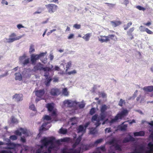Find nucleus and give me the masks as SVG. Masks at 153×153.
<instances>
[{
	"instance_id": "nucleus-38",
	"label": "nucleus",
	"mask_w": 153,
	"mask_h": 153,
	"mask_svg": "<svg viewBox=\"0 0 153 153\" xmlns=\"http://www.w3.org/2000/svg\"><path fill=\"white\" fill-rule=\"evenodd\" d=\"M15 79L16 80H19V72L16 73L14 74Z\"/></svg>"
},
{
	"instance_id": "nucleus-44",
	"label": "nucleus",
	"mask_w": 153,
	"mask_h": 153,
	"mask_svg": "<svg viewBox=\"0 0 153 153\" xmlns=\"http://www.w3.org/2000/svg\"><path fill=\"white\" fill-rule=\"evenodd\" d=\"M105 133L106 134L109 133L111 131V128H106L105 129Z\"/></svg>"
},
{
	"instance_id": "nucleus-61",
	"label": "nucleus",
	"mask_w": 153,
	"mask_h": 153,
	"mask_svg": "<svg viewBox=\"0 0 153 153\" xmlns=\"http://www.w3.org/2000/svg\"><path fill=\"white\" fill-rule=\"evenodd\" d=\"M53 57H54V56H53V55L52 54H51L50 55V60H52L53 58Z\"/></svg>"
},
{
	"instance_id": "nucleus-36",
	"label": "nucleus",
	"mask_w": 153,
	"mask_h": 153,
	"mask_svg": "<svg viewBox=\"0 0 153 153\" xmlns=\"http://www.w3.org/2000/svg\"><path fill=\"white\" fill-rule=\"evenodd\" d=\"M134 30V27L130 28L129 30L127 32V34L128 35H130L131 33Z\"/></svg>"
},
{
	"instance_id": "nucleus-32",
	"label": "nucleus",
	"mask_w": 153,
	"mask_h": 153,
	"mask_svg": "<svg viewBox=\"0 0 153 153\" xmlns=\"http://www.w3.org/2000/svg\"><path fill=\"white\" fill-rule=\"evenodd\" d=\"M97 132L95 128H91L90 129V133L91 134H94Z\"/></svg>"
},
{
	"instance_id": "nucleus-49",
	"label": "nucleus",
	"mask_w": 153,
	"mask_h": 153,
	"mask_svg": "<svg viewBox=\"0 0 153 153\" xmlns=\"http://www.w3.org/2000/svg\"><path fill=\"white\" fill-rule=\"evenodd\" d=\"M29 108L30 109L33 110V111H35L36 110L35 106L33 104H30L29 106Z\"/></svg>"
},
{
	"instance_id": "nucleus-4",
	"label": "nucleus",
	"mask_w": 153,
	"mask_h": 153,
	"mask_svg": "<svg viewBox=\"0 0 153 153\" xmlns=\"http://www.w3.org/2000/svg\"><path fill=\"white\" fill-rule=\"evenodd\" d=\"M90 124V122H88L85 125L84 127L82 125H80L79 126L77 129V132L78 133L81 132L82 133V134L81 135L79 136V137L76 140L75 143L73 145V148L75 147L79 143L81 140L82 136L83 134L85 132L86 128Z\"/></svg>"
},
{
	"instance_id": "nucleus-27",
	"label": "nucleus",
	"mask_w": 153,
	"mask_h": 153,
	"mask_svg": "<svg viewBox=\"0 0 153 153\" xmlns=\"http://www.w3.org/2000/svg\"><path fill=\"white\" fill-rule=\"evenodd\" d=\"M14 101L18 102L19 101V95L18 94H15L13 97Z\"/></svg>"
},
{
	"instance_id": "nucleus-14",
	"label": "nucleus",
	"mask_w": 153,
	"mask_h": 153,
	"mask_svg": "<svg viewBox=\"0 0 153 153\" xmlns=\"http://www.w3.org/2000/svg\"><path fill=\"white\" fill-rule=\"evenodd\" d=\"M62 63L61 64V65H62L63 67L65 69V66H66V72H67L68 69L70 67L71 65L72 62L71 61H69L66 62L65 60H63Z\"/></svg>"
},
{
	"instance_id": "nucleus-9",
	"label": "nucleus",
	"mask_w": 153,
	"mask_h": 153,
	"mask_svg": "<svg viewBox=\"0 0 153 153\" xmlns=\"http://www.w3.org/2000/svg\"><path fill=\"white\" fill-rule=\"evenodd\" d=\"M48 111L51 113V115L55 116L56 114V109L54 107V104L53 103H48L46 105Z\"/></svg>"
},
{
	"instance_id": "nucleus-23",
	"label": "nucleus",
	"mask_w": 153,
	"mask_h": 153,
	"mask_svg": "<svg viewBox=\"0 0 153 153\" xmlns=\"http://www.w3.org/2000/svg\"><path fill=\"white\" fill-rule=\"evenodd\" d=\"M91 36V33H88L82 37V38L85 41H88Z\"/></svg>"
},
{
	"instance_id": "nucleus-47",
	"label": "nucleus",
	"mask_w": 153,
	"mask_h": 153,
	"mask_svg": "<svg viewBox=\"0 0 153 153\" xmlns=\"http://www.w3.org/2000/svg\"><path fill=\"white\" fill-rule=\"evenodd\" d=\"M10 139L11 140H16L17 137L15 135H12L10 137Z\"/></svg>"
},
{
	"instance_id": "nucleus-5",
	"label": "nucleus",
	"mask_w": 153,
	"mask_h": 153,
	"mask_svg": "<svg viewBox=\"0 0 153 153\" xmlns=\"http://www.w3.org/2000/svg\"><path fill=\"white\" fill-rule=\"evenodd\" d=\"M106 144H108L111 146L110 150L109 151V153H115L114 150L113 149L114 148L115 150H118L119 151L121 150L120 147L117 143V141L114 138H112L111 140L106 143Z\"/></svg>"
},
{
	"instance_id": "nucleus-33",
	"label": "nucleus",
	"mask_w": 153,
	"mask_h": 153,
	"mask_svg": "<svg viewBox=\"0 0 153 153\" xmlns=\"http://www.w3.org/2000/svg\"><path fill=\"white\" fill-rule=\"evenodd\" d=\"M132 24L131 22H130L128 23L127 25H125L124 26V29L125 30H127Z\"/></svg>"
},
{
	"instance_id": "nucleus-37",
	"label": "nucleus",
	"mask_w": 153,
	"mask_h": 153,
	"mask_svg": "<svg viewBox=\"0 0 153 153\" xmlns=\"http://www.w3.org/2000/svg\"><path fill=\"white\" fill-rule=\"evenodd\" d=\"M125 103V100H123L121 99H120L118 105H119L122 106L123 104H124Z\"/></svg>"
},
{
	"instance_id": "nucleus-60",
	"label": "nucleus",
	"mask_w": 153,
	"mask_h": 153,
	"mask_svg": "<svg viewBox=\"0 0 153 153\" xmlns=\"http://www.w3.org/2000/svg\"><path fill=\"white\" fill-rule=\"evenodd\" d=\"M129 124H131V123H135L136 122L135 120H132L130 121H128Z\"/></svg>"
},
{
	"instance_id": "nucleus-21",
	"label": "nucleus",
	"mask_w": 153,
	"mask_h": 153,
	"mask_svg": "<svg viewBox=\"0 0 153 153\" xmlns=\"http://www.w3.org/2000/svg\"><path fill=\"white\" fill-rule=\"evenodd\" d=\"M105 150V146H102L98 148L93 153H101V151L102 152Z\"/></svg>"
},
{
	"instance_id": "nucleus-46",
	"label": "nucleus",
	"mask_w": 153,
	"mask_h": 153,
	"mask_svg": "<svg viewBox=\"0 0 153 153\" xmlns=\"http://www.w3.org/2000/svg\"><path fill=\"white\" fill-rule=\"evenodd\" d=\"M127 127V125H122L120 128L121 130L122 131L125 130L126 129Z\"/></svg>"
},
{
	"instance_id": "nucleus-53",
	"label": "nucleus",
	"mask_w": 153,
	"mask_h": 153,
	"mask_svg": "<svg viewBox=\"0 0 153 153\" xmlns=\"http://www.w3.org/2000/svg\"><path fill=\"white\" fill-rule=\"evenodd\" d=\"M74 27L77 29H79L80 28L81 25H80L76 24L74 25Z\"/></svg>"
},
{
	"instance_id": "nucleus-42",
	"label": "nucleus",
	"mask_w": 153,
	"mask_h": 153,
	"mask_svg": "<svg viewBox=\"0 0 153 153\" xmlns=\"http://www.w3.org/2000/svg\"><path fill=\"white\" fill-rule=\"evenodd\" d=\"M147 28H146L143 26H141L139 27V29L141 32L146 31Z\"/></svg>"
},
{
	"instance_id": "nucleus-12",
	"label": "nucleus",
	"mask_w": 153,
	"mask_h": 153,
	"mask_svg": "<svg viewBox=\"0 0 153 153\" xmlns=\"http://www.w3.org/2000/svg\"><path fill=\"white\" fill-rule=\"evenodd\" d=\"M46 53H42L39 54L35 55L32 54L31 55V61L32 64H34L36 61L39 59V58L42 56H44L46 54Z\"/></svg>"
},
{
	"instance_id": "nucleus-40",
	"label": "nucleus",
	"mask_w": 153,
	"mask_h": 153,
	"mask_svg": "<svg viewBox=\"0 0 153 153\" xmlns=\"http://www.w3.org/2000/svg\"><path fill=\"white\" fill-rule=\"evenodd\" d=\"M67 74H68L69 75H70L71 74H74L76 73L77 72L76 70H73L69 72H66Z\"/></svg>"
},
{
	"instance_id": "nucleus-22",
	"label": "nucleus",
	"mask_w": 153,
	"mask_h": 153,
	"mask_svg": "<svg viewBox=\"0 0 153 153\" xmlns=\"http://www.w3.org/2000/svg\"><path fill=\"white\" fill-rule=\"evenodd\" d=\"M59 67L57 66H55V67L54 68L53 66L52 65H51L50 67H48V71H59Z\"/></svg>"
},
{
	"instance_id": "nucleus-6",
	"label": "nucleus",
	"mask_w": 153,
	"mask_h": 153,
	"mask_svg": "<svg viewBox=\"0 0 153 153\" xmlns=\"http://www.w3.org/2000/svg\"><path fill=\"white\" fill-rule=\"evenodd\" d=\"M90 146L88 145H82L80 148L77 150L74 151L72 149H68L65 148L62 150V153H80L81 149L82 150H86L88 149Z\"/></svg>"
},
{
	"instance_id": "nucleus-29",
	"label": "nucleus",
	"mask_w": 153,
	"mask_h": 153,
	"mask_svg": "<svg viewBox=\"0 0 153 153\" xmlns=\"http://www.w3.org/2000/svg\"><path fill=\"white\" fill-rule=\"evenodd\" d=\"M103 141V139H100L97 140L94 143V146L97 145L98 144L102 143Z\"/></svg>"
},
{
	"instance_id": "nucleus-3",
	"label": "nucleus",
	"mask_w": 153,
	"mask_h": 153,
	"mask_svg": "<svg viewBox=\"0 0 153 153\" xmlns=\"http://www.w3.org/2000/svg\"><path fill=\"white\" fill-rule=\"evenodd\" d=\"M48 68H43V65L40 63H38L33 68V70L36 71L38 70H43L45 72L44 76L46 78L45 82V84L46 86H48L51 80V79L50 77H48V73L47 72Z\"/></svg>"
},
{
	"instance_id": "nucleus-34",
	"label": "nucleus",
	"mask_w": 153,
	"mask_h": 153,
	"mask_svg": "<svg viewBox=\"0 0 153 153\" xmlns=\"http://www.w3.org/2000/svg\"><path fill=\"white\" fill-rule=\"evenodd\" d=\"M35 51L34 47L33 45H31L30 46L29 52L30 53H33Z\"/></svg>"
},
{
	"instance_id": "nucleus-19",
	"label": "nucleus",
	"mask_w": 153,
	"mask_h": 153,
	"mask_svg": "<svg viewBox=\"0 0 153 153\" xmlns=\"http://www.w3.org/2000/svg\"><path fill=\"white\" fill-rule=\"evenodd\" d=\"M143 89L145 92H151L153 91V86L145 87Z\"/></svg>"
},
{
	"instance_id": "nucleus-48",
	"label": "nucleus",
	"mask_w": 153,
	"mask_h": 153,
	"mask_svg": "<svg viewBox=\"0 0 153 153\" xmlns=\"http://www.w3.org/2000/svg\"><path fill=\"white\" fill-rule=\"evenodd\" d=\"M29 61H30V59H29V58H27V59H26L23 63V64L24 65H27V64L29 63Z\"/></svg>"
},
{
	"instance_id": "nucleus-55",
	"label": "nucleus",
	"mask_w": 153,
	"mask_h": 153,
	"mask_svg": "<svg viewBox=\"0 0 153 153\" xmlns=\"http://www.w3.org/2000/svg\"><path fill=\"white\" fill-rule=\"evenodd\" d=\"M146 32L147 33L149 34H152L153 33L152 31H151V30H149L147 28V29H146Z\"/></svg>"
},
{
	"instance_id": "nucleus-64",
	"label": "nucleus",
	"mask_w": 153,
	"mask_h": 153,
	"mask_svg": "<svg viewBox=\"0 0 153 153\" xmlns=\"http://www.w3.org/2000/svg\"><path fill=\"white\" fill-rule=\"evenodd\" d=\"M151 23L150 22H148L146 23H145L144 24L146 26H149L151 25Z\"/></svg>"
},
{
	"instance_id": "nucleus-51",
	"label": "nucleus",
	"mask_w": 153,
	"mask_h": 153,
	"mask_svg": "<svg viewBox=\"0 0 153 153\" xmlns=\"http://www.w3.org/2000/svg\"><path fill=\"white\" fill-rule=\"evenodd\" d=\"M99 85H94L93 88V89L92 90V91L93 92H94L96 89H97L98 88H99Z\"/></svg>"
},
{
	"instance_id": "nucleus-43",
	"label": "nucleus",
	"mask_w": 153,
	"mask_h": 153,
	"mask_svg": "<svg viewBox=\"0 0 153 153\" xmlns=\"http://www.w3.org/2000/svg\"><path fill=\"white\" fill-rule=\"evenodd\" d=\"M44 120H46L47 121L50 120H51V117L48 115H45L43 118Z\"/></svg>"
},
{
	"instance_id": "nucleus-20",
	"label": "nucleus",
	"mask_w": 153,
	"mask_h": 153,
	"mask_svg": "<svg viewBox=\"0 0 153 153\" xmlns=\"http://www.w3.org/2000/svg\"><path fill=\"white\" fill-rule=\"evenodd\" d=\"M78 118L74 117L70 119V121L68 122V124H71L73 125L77 123L78 122Z\"/></svg>"
},
{
	"instance_id": "nucleus-13",
	"label": "nucleus",
	"mask_w": 153,
	"mask_h": 153,
	"mask_svg": "<svg viewBox=\"0 0 153 153\" xmlns=\"http://www.w3.org/2000/svg\"><path fill=\"white\" fill-rule=\"evenodd\" d=\"M75 101L67 100L64 101L63 103L64 105L65 106L71 107L73 106H75Z\"/></svg>"
},
{
	"instance_id": "nucleus-35",
	"label": "nucleus",
	"mask_w": 153,
	"mask_h": 153,
	"mask_svg": "<svg viewBox=\"0 0 153 153\" xmlns=\"http://www.w3.org/2000/svg\"><path fill=\"white\" fill-rule=\"evenodd\" d=\"M46 125L47 124L46 123L43 124L41 127L40 128V131L41 130H42V131H45L47 129V128L45 127Z\"/></svg>"
},
{
	"instance_id": "nucleus-25",
	"label": "nucleus",
	"mask_w": 153,
	"mask_h": 153,
	"mask_svg": "<svg viewBox=\"0 0 153 153\" xmlns=\"http://www.w3.org/2000/svg\"><path fill=\"white\" fill-rule=\"evenodd\" d=\"M144 132L143 131H140L139 132H134V137L136 136H143L144 135Z\"/></svg>"
},
{
	"instance_id": "nucleus-58",
	"label": "nucleus",
	"mask_w": 153,
	"mask_h": 153,
	"mask_svg": "<svg viewBox=\"0 0 153 153\" xmlns=\"http://www.w3.org/2000/svg\"><path fill=\"white\" fill-rule=\"evenodd\" d=\"M74 34H70L68 37V39H71L73 38L74 37Z\"/></svg>"
},
{
	"instance_id": "nucleus-17",
	"label": "nucleus",
	"mask_w": 153,
	"mask_h": 153,
	"mask_svg": "<svg viewBox=\"0 0 153 153\" xmlns=\"http://www.w3.org/2000/svg\"><path fill=\"white\" fill-rule=\"evenodd\" d=\"M128 135H129V137L125 138L123 141V143H126L134 140V138L131 136L130 133H128Z\"/></svg>"
},
{
	"instance_id": "nucleus-15",
	"label": "nucleus",
	"mask_w": 153,
	"mask_h": 153,
	"mask_svg": "<svg viewBox=\"0 0 153 153\" xmlns=\"http://www.w3.org/2000/svg\"><path fill=\"white\" fill-rule=\"evenodd\" d=\"M98 40L101 43L107 42L108 41L107 36H100L98 37Z\"/></svg>"
},
{
	"instance_id": "nucleus-41",
	"label": "nucleus",
	"mask_w": 153,
	"mask_h": 153,
	"mask_svg": "<svg viewBox=\"0 0 153 153\" xmlns=\"http://www.w3.org/2000/svg\"><path fill=\"white\" fill-rule=\"evenodd\" d=\"M22 149L21 150V153H22L23 151H26L28 149V147L26 146H21Z\"/></svg>"
},
{
	"instance_id": "nucleus-54",
	"label": "nucleus",
	"mask_w": 153,
	"mask_h": 153,
	"mask_svg": "<svg viewBox=\"0 0 153 153\" xmlns=\"http://www.w3.org/2000/svg\"><path fill=\"white\" fill-rule=\"evenodd\" d=\"M70 139L68 138H63V139H62L60 140L62 142H67Z\"/></svg>"
},
{
	"instance_id": "nucleus-8",
	"label": "nucleus",
	"mask_w": 153,
	"mask_h": 153,
	"mask_svg": "<svg viewBox=\"0 0 153 153\" xmlns=\"http://www.w3.org/2000/svg\"><path fill=\"white\" fill-rule=\"evenodd\" d=\"M128 111L126 109H123L122 111L119 113L114 119H112L110 121V123H112L116 122L119 119H121L124 116L127 115Z\"/></svg>"
},
{
	"instance_id": "nucleus-2",
	"label": "nucleus",
	"mask_w": 153,
	"mask_h": 153,
	"mask_svg": "<svg viewBox=\"0 0 153 153\" xmlns=\"http://www.w3.org/2000/svg\"><path fill=\"white\" fill-rule=\"evenodd\" d=\"M108 108V107L105 105H102L100 108L101 113L100 116L98 117L97 115H95L93 116L92 118V121L95 123L96 127L99 126L101 124L100 121L103 120L106 116V113L105 111Z\"/></svg>"
},
{
	"instance_id": "nucleus-39",
	"label": "nucleus",
	"mask_w": 153,
	"mask_h": 153,
	"mask_svg": "<svg viewBox=\"0 0 153 153\" xmlns=\"http://www.w3.org/2000/svg\"><path fill=\"white\" fill-rule=\"evenodd\" d=\"M11 122L13 123H18L16 119L13 117H11Z\"/></svg>"
},
{
	"instance_id": "nucleus-28",
	"label": "nucleus",
	"mask_w": 153,
	"mask_h": 153,
	"mask_svg": "<svg viewBox=\"0 0 153 153\" xmlns=\"http://www.w3.org/2000/svg\"><path fill=\"white\" fill-rule=\"evenodd\" d=\"M78 106L80 108H83L85 106V104L83 102H77L76 101L75 102V106Z\"/></svg>"
},
{
	"instance_id": "nucleus-1",
	"label": "nucleus",
	"mask_w": 153,
	"mask_h": 153,
	"mask_svg": "<svg viewBox=\"0 0 153 153\" xmlns=\"http://www.w3.org/2000/svg\"><path fill=\"white\" fill-rule=\"evenodd\" d=\"M54 139L53 137H44L41 141L42 145L38 146L35 153H50L51 150L55 146L53 143Z\"/></svg>"
},
{
	"instance_id": "nucleus-57",
	"label": "nucleus",
	"mask_w": 153,
	"mask_h": 153,
	"mask_svg": "<svg viewBox=\"0 0 153 153\" xmlns=\"http://www.w3.org/2000/svg\"><path fill=\"white\" fill-rule=\"evenodd\" d=\"M1 3L3 4L8 5V3L5 0H2Z\"/></svg>"
},
{
	"instance_id": "nucleus-63",
	"label": "nucleus",
	"mask_w": 153,
	"mask_h": 153,
	"mask_svg": "<svg viewBox=\"0 0 153 153\" xmlns=\"http://www.w3.org/2000/svg\"><path fill=\"white\" fill-rule=\"evenodd\" d=\"M15 134L17 135H19V130L16 131L15 132Z\"/></svg>"
},
{
	"instance_id": "nucleus-62",
	"label": "nucleus",
	"mask_w": 153,
	"mask_h": 153,
	"mask_svg": "<svg viewBox=\"0 0 153 153\" xmlns=\"http://www.w3.org/2000/svg\"><path fill=\"white\" fill-rule=\"evenodd\" d=\"M101 96L103 97H105L106 96V94L105 93H102L100 94Z\"/></svg>"
},
{
	"instance_id": "nucleus-56",
	"label": "nucleus",
	"mask_w": 153,
	"mask_h": 153,
	"mask_svg": "<svg viewBox=\"0 0 153 153\" xmlns=\"http://www.w3.org/2000/svg\"><path fill=\"white\" fill-rule=\"evenodd\" d=\"M95 111L94 108H92L90 111V114L91 115H92L95 113Z\"/></svg>"
},
{
	"instance_id": "nucleus-16",
	"label": "nucleus",
	"mask_w": 153,
	"mask_h": 153,
	"mask_svg": "<svg viewBox=\"0 0 153 153\" xmlns=\"http://www.w3.org/2000/svg\"><path fill=\"white\" fill-rule=\"evenodd\" d=\"M50 93L53 95H58L60 94V91L58 89L53 88L51 90Z\"/></svg>"
},
{
	"instance_id": "nucleus-30",
	"label": "nucleus",
	"mask_w": 153,
	"mask_h": 153,
	"mask_svg": "<svg viewBox=\"0 0 153 153\" xmlns=\"http://www.w3.org/2000/svg\"><path fill=\"white\" fill-rule=\"evenodd\" d=\"M62 93L63 95L65 96H67L69 95L68 92V91L66 88H64L63 89Z\"/></svg>"
},
{
	"instance_id": "nucleus-18",
	"label": "nucleus",
	"mask_w": 153,
	"mask_h": 153,
	"mask_svg": "<svg viewBox=\"0 0 153 153\" xmlns=\"http://www.w3.org/2000/svg\"><path fill=\"white\" fill-rule=\"evenodd\" d=\"M35 94L37 97L40 98L42 97L44 94V91L43 90H40L35 92Z\"/></svg>"
},
{
	"instance_id": "nucleus-24",
	"label": "nucleus",
	"mask_w": 153,
	"mask_h": 153,
	"mask_svg": "<svg viewBox=\"0 0 153 153\" xmlns=\"http://www.w3.org/2000/svg\"><path fill=\"white\" fill-rule=\"evenodd\" d=\"M5 141L8 142L7 143V144L8 146H11L12 147H9V149H13V147H15V144L13 143H12L10 142V140L9 139H5Z\"/></svg>"
},
{
	"instance_id": "nucleus-52",
	"label": "nucleus",
	"mask_w": 153,
	"mask_h": 153,
	"mask_svg": "<svg viewBox=\"0 0 153 153\" xmlns=\"http://www.w3.org/2000/svg\"><path fill=\"white\" fill-rule=\"evenodd\" d=\"M8 75V71H7L6 72V73L4 74L1 75H0V79L2 77H5L7 76Z\"/></svg>"
},
{
	"instance_id": "nucleus-26",
	"label": "nucleus",
	"mask_w": 153,
	"mask_h": 153,
	"mask_svg": "<svg viewBox=\"0 0 153 153\" xmlns=\"http://www.w3.org/2000/svg\"><path fill=\"white\" fill-rule=\"evenodd\" d=\"M111 24L113 26L116 27L121 24V22L120 21H116L115 22H111Z\"/></svg>"
},
{
	"instance_id": "nucleus-59",
	"label": "nucleus",
	"mask_w": 153,
	"mask_h": 153,
	"mask_svg": "<svg viewBox=\"0 0 153 153\" xmlns=\"http://www.w3.org/2000/svg\"><path fill=\"white\" fill-rule=\"evenodd\" d=\"M33 0H25L23 1L24 3L26 4L29 2L32 1Z\"/></svg>"
},
{
	"instance_id": "nucleus-45",
	"label": "nucleus",
	"mask_w": 153,
	"mask_h": 153,
	"mask_svg": "<svg viewBox=\"0 0 153 153\" xmlns=\"http://www.w3.org/2000/svg\"><path fill=\"white\" fill-rule=\"evenodd\" d=\"M136 8L139 10L144 11L146 10V8L140 6H136Z\"/></svg>"
},
{
	"instance_id": "nucleus-31",
	"label": "nucleus",
	"mask_w": 153,
	"mask_h": 153,
	"mask_svg": "<svg viewBox=\"0 0 153 153\" xmlns=\"http://www.w3.org/2000/svg\"><path fill=\"white\" fill-rule=\"evenodd\" d=\"M67 131V130L66 129L61 128L59 130V132L60 133L64 134L66 133Z\"/></svg>"
},
{
	"instance_id": "nucleus-11",
	"label": "nucleus",
	"mask_w": 153,
	"mask_h": 153,
	"mask_svg": "<svg viewBox=\"0 0 153 153\" xmlns=\"http://www.w3.org/2000/svg\"><path fill=\"white\" fill-rule=\"evenodd\" d=\"M48 12L51 13L55 12L58 9V6L55 4H50L45 5Z\"/></svg>"
},
{
	"instance_id": "nucleus-50",
	"label": "nucleus",
	"mask_w": 153,
	"mask_h": 153,
	"mask_svg": "<svg viewBox=\"0 0 153 153\" xmlns=\"http://www.w3.org/2000/svg\"><path fill=\"white\" fill-rule=\"evenodd\" d=\"M114 35H109L107 36V37L108 38V41L110 40V39H114Z\"/></svg>"
},
{
	"instance_id": "nucleus-10",
	"label": "nucleus",
	"mask_w": 153,
	"mask_h": 153,
	"mask_svg": "<svg viewBox=\"0 0 153 153\" xmlns=\"http://www.w3.org/2000/svg\"><path fill=\"white\" fill-rule=\"evenodd\" d=\"M9 38H5L4 41L7 43H10L16 40H18L19 38L16 36V34L14 33H12L9 36Z\"/></svg>"
},
{
	"instance_id": "nucleus-7",
	"label": "nucleus",
	"mask_w": 153,
	"mask_h": 153,
	"mask_svg": "<svg viewBox=\"0 0 153 153\" xmlns=\"http://www.w3.org/2000/svg\"><path fill=\"white\" fill-rule=\"evenodd\" d=\"M31 134V132L26 128H20V137L22 142H25L26 141L25 137L30 136Z\"/></svg>"
}]
</instances>
